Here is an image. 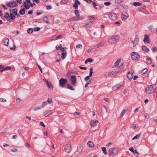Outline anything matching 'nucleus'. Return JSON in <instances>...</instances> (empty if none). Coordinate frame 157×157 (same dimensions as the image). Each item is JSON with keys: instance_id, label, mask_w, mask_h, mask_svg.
Listing matches in <instances>:
<instances>
[{"instance_id": "obj_13", "label": "nucleus", "mask_w": 157, "mask_h": 157, "mask_svg": "<svg viewBox=\"0 0 157 157\" xmlns=\"http://www.w3.org/2000/svg\"><path fill=\"white\" fill-rule=\"evenodd\" d=\"M98 121L97 120H92L90 122V124L92 127H94L96 126L97 124L98 123Z\"/></svg>"}, {"instance_id": "obj_57", "label": "nucleus", "mask_w": 157, "mask_h": 157, "mask_svg": "<svg viewBox=\"0 0 157 157\" xmlns=\"http://www.w3.org/2000/svg\"><path fill=\"white\" fill-rule=\"evenodd\" d=\"M129 150L131 151V152H132L133 153H134V149L132 147H130L129 148Z\"/></svg>"}, {"instance_id": "obj_3", "label": "nucleus", "mask_w": 157, "mask_h": 157, "mask_svg": "<svg viewBox=\"0 0 157 157\" xmlns=\"http://www.w3.org/2000/svg\"><path fill=\"white\" fill-rule=\"evenodd\" d=\"M118 148L117 147H112L110 148L108 150V153L109 155H114L118 152Z\"/></svg>"}, {"instance_id": "obj_31", "label": "nucleus", "mask_w": 157, "mask_h": 157, "mask_svg": "<svg viewBox=\"0 0 157 157\" xmlns=\"http://www.w3.org/2000/svg\"><path fill=\"white\" fill-rule=\"evenodd\" d=\"M132 5L135 6H140L141 5V4L140 2H133Z\"/></svg>"}, {"instance_id": "obj_27", "label": "nucleus", "mask_w": 157, "mask_h": 157, "mask_svg": "<svg viewBox=\"0 0 157 157\" xmlns=\"http://www.w3.org/2000/svg\"><path fill=\"white\" fill-rule=\"evenodd\" d=\"M142 50L146 52L149 51V49L145 46H142Z\"/></svg>"}, {"instance_id": "obj_39", "label": "nucleus", "mask_w": 157, "mask_h": 157, "mask_svg": "<svg viewBox=\"0 0 157 157\" xmlns=\"http://www.w3.org/2000/svg\"><path fill=\"white\" fill-rule=\"evenodd\" d=\"M91 82V80H90L87 81L86 82L85 86V88H86L88 86V85L89 84H90Z\"/></svg>"}, {"instance_id": "obj_7", "label": "nucleus", "mask_w": 157, "mask_h": 157, "mask_svg": "<svg viewBox=\"0 0 157 157\" xmlns=\"http://www.w3.org/2000/svg\"><path fill=\"white\" fill-rule=\"evenodd\" d=\"M30 4V0H25L24 2V6L26 9L28 10L29 8Z\"/></svg>"}, {"instance_id": "obj_26", "label": "nucleus", "mask_w": 157, "mask_h": 157, "mask_svg": "<svg viewBox=\"0 0 157 157\" xmlns=\"http://www.w3.org/2000/svg\"><path fill=\"white\" fill-rule=\"evenodd\" d=\"M124 0H115V3L116 5H117L121 3Z\"/></svg>"}, {"instance_id": "obj_43", "label": "nucleus", "mask_w": 157, "mask_h": 157, "mask_svg": "<svg viewBox=\"0 0 157 157\" xmlns=\"http://www.w3.org/2000/svg\"><path fill=\"white\" fill-rule=\"evenodd\" d=\"M147 63L148 64H150L151 63V59L149 58L147 59Z\"/></svg>"}, {"instance_id": "obj_14", "label": "nucleus", "mask_w": 157, "mask_h": 157, "mask_svg": "<svg viewBox=\"0 0 157 157\" xmlns=\"http://www.w3.org/2000/svg\"><path fill=\"white\" fill-rule=\"evenodd\" d=\"M127 109H128V108L126 107H125V108H124V109H123V110L121 111V114H120V118L123 117V116L124 115V114L125 113V112L127 111Z\"/></svg>"}, {"instance_id": "obj_25", "label": "nucleus", "mask_w": 157, "mask_h": 157, "mask_svg": "<svg viewBox=\"0 0 157 157\" xmlns=\"http://www.w3.org/2000/svg\"><path fill=\"white\" fill-rule=\"evenodd\" d=\"M5 17L6 18L7 21H10V18L9 14L8 13H6L5 14Z\"/></svg>"}, {"instance_id": "obj_64", "label": "nucleus", "mask_w": 157, "mask_h": 157, "mask_svg": "<svg viewBox=\"0 0 157 157\" xmlns=\"http://www.w3.org/2000/svg\"><path fill=\"white\" fill-rule=\"evenodd\" d=\"M132 126L135 128H137L138 127V126L137 125H135V124H132Z\"/></svg>"}, {"instance_id": "obj_24", "label": "nucleus", "mask_w": 157, "mask_h": 157, "mask_svg": "<svg viewBox=\"0 0 157 157\" xmlns=\"http://www.w3.org/2000/svg\"><path fill=\"white\" fill-rule=\"evenodd\" d=\"M43 21H44L48 23H49V21H48V17L46 16H44L43 18Z\"/></svg>"}, {"instance_id": "obj_34", "label": "nucleus", "mask_w": 157, "mask_h": 157, "mask_svg": "<svg viewBox=\"0 0 157 157\" xmlns=\"http://www.w3.org/2000/svg\"><path fill=\"white\" fill-rule=\"evenodd\" d=\"M76 48L77 49H82V46L80 44H77L76 46Z\"/></svg>"}, {"instance_id": "obj_16", "label": "nucleus", "mask_w": 157, "mask_h": 157, "mask_svg": "<svg viewBox=\"0 0 157 157\" xmlns=\"http://www.w3.org/2000/svg\"><path fill=\"white\" fill-rule=\"evenodd\" d=\"M16 5V3L15 2H11L7 4V6L10 7H14Z\"/></svg>"}, {"instance_id": "obj_55", "label": "nucleus", "mask_w": 157, "mask_h": 157, "mask_svg": "<svg viewBox=\"0 0 157 157\" xmlns=\"http://www.w3.org/2000/svg\"><path fill=\"white\" fill-rule=\"evenodd\" d=\"M40 30V28L39 27H35L34 29V30L35 31H38Z\"/></svg>"}, {"instance_id": "obj_40", "label": "nucleus", "mask_w": 157, "mask_h": 157, "mask_svg": "<svg viewBox=\"0 0 157 157\" xmlns=\"http://www.w3.org/2000/svg\"><path fill=\"white\" fill-rule=\"evenodd\" d=\"M51 110H50L48 112H47L46 113H45L44 114V116L45 117H47L51 113Z\"/></svg>"}, {"instance_id": "obj_60", "label": "nucleus", "mask_w": 157, "mask_h": 157, "mask_svg": "<svg viewBox=\"0 0 157 157\" xmlns=\"http://www.w3.org/2000/svg\"><path fill=\"white\" fill-rule=\"evenodd\" d=\"M90 77L89 76H86L84 79L86 81H88Z\"/></svg>"}, {"instance_id": "obj_54", "label": "nucleus", "mask_w": 157, "mask_h": 157, "mask_svg": "<svg viewBox=\"0 0 157 157\" xmlns=\"http://www.w3.org/2000/svg\"><path fill=\"white\" fill-rule=\"evenodd\" d=\"M119 71H116L114 72H112V75H116L119 72Z\"/></svg>"}, {"instance_id": "obj_46", "label": "nucleus", "mask_w": 157, "mask_h": 157, "mask_svg": "<svg viewBox=\"0 0 157 157\" xmlns=\"http://www.w3.org/2000/svg\"><path fill=\"white\" fill-rule=\"evenodd\" d=\"M41 108H41V106H37V107H35L34 109L33 110L34 111H36Z\"/></svg>"}, {"instance_id": "obj_20", "label": "nucleus", "mask_w": 157, "mask_h": 157, "mask_svg": "<svg viewBox=\"0 0 157 157\" xmlns=\"http://www.w3.org/2000/svg\"><path fill=\"white\" fill-rule=\"evenodd\" d=\"M75 3L73 5V6L77 8L78 7V5L80 4V2L78 0H75Z\"/></svg>"}, {"instance_id": "obj_47", "label": "nucleus", "mask_w": 157, "mask_h": 157, "mask_svg": "<svg viewBox=\"0 0 157 157\" xmlns=\"http://www.w3.org/2000/svg\"><path fill=\"white\" fill-rule=\"evenodd\" d=\"M47 102L49 104H51L52 102V100L51 98H48Z\"/></svg>"}, {"instance_id": "obj_10", "label": "nucleus", "mask_w": 157, "mask_h": 157, "mask_svg": "<svg viewBox=\"0 0 157 157\" xmlns=\"http://www.w3.org/2000/svg\"><path fill=\"white\" fill-rule=\"evenodd\" d=\"M43 80L46 82L47 86L48 89H52V86L50 82H49L48 80L45 78Z\"/></svg>"}, {"instance_id": "obj_15", "label": "nucleus", "mask_w": 157, "mask_h": 157, "mask_svg": "<svg viewBox=\"0 0 157 157\" xmlns=\"http://www.w3.org/2000/svg\"><path fill=\"white\" fill-rule=\"evenodd\" d=\"M144 41L145 42H146L147 43H150L149 36L148 35L146 34L144 35Z\"/></svg>"}, {"instance_id": "obj_30", "label": "nucleus", "mask_w": 157, "mask_h": 157, "mask_svg": "<svg viewBox=\"0 0 157 157\" xmlns=\"http://www.w3.org/2000/svg\"><path fill=\"white\" fill-rule=\"evenodd\" d=\"M93 61L92 59L91 58H88L85 62V63L86 64L88 62L91 63Z\"/></svg>"}, {"instance_id": "obj_1", "label": "nucleus", "mask_w": 157, "mask_h": 157, "mask_svg": "<svg viewBox=\"0 0 157 157\" xmlns=\"http://www.w3.org/2000/svg\"><path fill=\"white\" fill-rule=\"evenodd\" d=\"M157 87V85L156 84L147 86L146 88V92L147 94H150L153 92Z\"/></svg>"}, {"instance_id": "obj_56", "label": "nucleus", "mask_w": 157, "mask_h": 157, "mask_svg": "<svg viewBox=\"0 0 157 157\" xmlns=\"http://www.w3.org/2000/svg\"><path fill=\"white\" fill-rule=\"evenodd\" d=\"M11 69V67H5L4 69H3V70H10Z\"/></svg>"}, {"instance_id": "obj_11", "label": "nucleus", "mask_w": 157, "mask_h": 157, "mask_svg": "<svg viewBox=\"0 0 157 157\" xmlns=\"http://www.w3.org/2000/svg\"><path fill=\"white\" fill-rule=\"evenodd\" d=\"M115 65L119 67H121L123 65L122 62L121 63V60L118 59L115 63Z\"/></svg>"}, {"instance_id": "obj_49", "label": "nucleus", "mask_w": 157, "mask_h": 157, "mask_svg": "<svg viewBox=\"0 0 157 157\" xmlns=\"http://www.w3.org/2000/svg\"><path fill=\"white\" fill-rule=\"evenodd\" d=\"M147 71V68H145L142 71V73L143 74H145Z\"/></svg>"}, {"instance_id": "obj_35", "label": "nucleus", "mask_w": 157, "mask_h": 157, "mask_svg": "<svg viewBox=\"0 0 157 157\" xmlns=\"http://www.w3.org/2000/svg\"><path fill=\"white\" fill-rule=\"evenodd\" d=\"M101 149L103 151V152L105 155H106L107 154V151L105 147H102Z\"/></svg>"}, {"instance_id": "obj_9", "label": "nucleus", "mask_w": 157, "mask_h": 157, "mask_svg": "<svg viewBox=\"0 0 157 157\" xmlns=\"http://www.w3.org/2000/svg\"><path fill=\"white\" fill-rule=\"evenodd\" d=\"M65 151L67 153H70L71 150V145L69 144H66L64 148Z\"/></svg>"}, {"instance_id": "obj_53", "label": "nucleus", "mask_w": 157, "mask_h": 157, "mask_svg": "<svg viewBox=\"0 0 157 157\" xmlns=\"http://www.w3.org/2000/svg\"><path fill=\"white\" fill-rule=\"evenodd\" d=\"M0 101L3 102H5L6 101V100L2 98H0Z\"/></svg>"}, {"instance_id": "obj_62", "label": "nucleus", "mask_w": 157, "mask_h": 157, "mask_svg": "<svg viewBox=\"0 0 157 157\" xmlns=\"http://www.w3.org/2000/svg\"><path fill=\"white\" fill-rule=\"evenodd\" d=\"M93 48H90L89 49H88L87 50V52L89 53L90 52L92 51V50H93Z\"/></svg>"}, {"instance_id": "obj_22", "label": "nucleus", "mask_w": 157, "mask_h": 157, "mask_svg": "<svg viewBox=\"0 0 157 157\" xmlns=\"http://www.w3.org/2000/svg\"><path fill=\"white\" fill-rule=\"evenodd\" d=\"M83 149V146H82L81 145H79L78 146L77 149V151L78 152H81L82 151Z\"/></svg>"}, {"instance_id": "obj_12", "label": "nucleus", "mask_w": 157, "mask_h": 157, "mask_svg": "<svg viewBox=\"0 0 157 157\" xmlns=\"http://www.w3.org/2000/svg\"><path fill=\"white\" fill-rule=\"evenodd\" d=\"M61 51L62 52V53L61 54V58L63 59L65 58L67 55V53L65 50H64V49L63 48L62 49V50H61Z\"/></svg>"}, {"instance_id": "obj_33", "label": "nucleus", "mask_w": 157, "mask_h": 157, "mask_svg": "<svg viewBox=\"0 0 157 157\" xmlns=\"http://www.w3.org/2000/svg\"><path fill=\"white\" fill-rule=\"evenodd\" d=\"M25 13V9L23 8L21 10L19 11L21 15H23Z\"/></svg>"}, {"instance_id": "obj_17", "label": "nucleus", "mask_w": 157, "mask_h": 157, "mask_svg": "<svg viewBox=\"0 0 157 157\" xmlns=\"http://www.w3.org/2000/svg\"><path fill=\"white\" fill-rule=\"evenodd\" d=\"M127 77L128 79L131 80L133 78V75L132 73L129 72L127 75Z\"/></svg>"}, {"instance_id": "obj_2", "label": "nucleus", "mask_w": 157, "mask_h": 157, "mask_svg": "<svg viewBox=\"0 0 157 157\" xmlns=\"http://www.w3.org/2000/svg\"><path fill=\"white\" fill-rule=\"evenodd\" d=\"M119 36L118 35H113L109 39L108 42L111 44H115L119 40Z\"/></svg>"}, {"instance_id": "obj_58", "label": "nucleus", "mask_w": 157, "mask_h": 157, "mask_svg": "<svg viewBox=\"0 0 157 157\" xmlns=\"http://www.w3.org/2000/svg\"><path fill=\"white\" fill-rule=\"evenodd\" d=\"M110 2H108L104 3V4L106 6H109L110 5Z\"/></svg>"}, {"instance_id": "obj_36", "label": "nucleus", "mask_w": 157, "mask_h": 157, "mask_svg": "<svg viewBox=\"0 0 157 157\" xmlns=\"http://www.w3.org/2000/svg\"><path fill=\"white\" fill-rule=\"evenodd\" d=\"M56 48L57 50H59L61 51V50H62V48L64 49V48H62V45L61 44L60 45L58 46H57L56 47Z\"/></svg>"}, {"instance_id": "obj_21", "label": "nucleus", "mask_w": 157, "mask_h": 157, "mask_svg": "<svg viewBox=\"0 0 157 157\" xmlns=\"http://www.w3.org/2000/svg\"><path fill=\"white\" fill-rule=\"evenodd\" d=\"M9 40L8 39H6L3 40V43L5 46H8V45Z\"/></svg>"}, {"instance_id": "obj_45", "label": "nucleus", "mask_w": 157, "mask_h": 157, "mask_svg": "<svg viewBox=\"0 0 157 157\" xmlns=\"http://www.w3.org/2000/svg\"><path fill=\"white\" fill-rule=\"evenodd\" d=\"M92 22L90 21L88 23H86L85 25L86 27H89L91 25Z\"/></svg>"}, {"instance_id": "obj_38", "label": "nucleus", "mask_w": 157, "mask_h": 157, "mask_svg": "<svg viewBox=\"0 0 157 157\" xmlns=\"http://www.w3.org/2000/svg\"><path fill=\"white\" fill-rule=\"evenodd\" d=\"M10 19H12V20H13L15 17V14L12 13H10Z\"/></svg>"}, {"instance_id": "obj_6", "label": "nucleus", "mask_w": 157, "mask_h": 157, "mask_svg": "<svg viewBox=\"0 0 157 157\" xmlns=\"http://www.w3.org/2000/svg\"><path fill=\"white\" fill-rule=\"evenodd\" d=\"M131 56L132 59L133 60H138L140 58V56L137 53L134 52L131 53Z\"/></svg>"}, {"instance_id": "obj_4", "label": "nucleus", "mask_w": 157, "mask_h": 157, "mask_svg": "<svg viewBox=\"0 0 157 157\" xmlns=\"http://www.w3.org/2000/svg\"><path fill=\"white\" fill-rule=\"evenodd\" d=\"M59 81L60 86L62 87H64L67 83V80L66 79L62 78L59 80Z\"/></svg>"}, {"instance_id": "obj_59", "label": "nucleus", "mask_w": 157, "mask_h": 157, "mask_svg": "<svg viewBox=\"0 0 157 157\" xmlns=\"http://www.w3.org/2000/svg\"><path fill=\"white\" fill-rule=\"evenodd\" d=\"M75 14L76 15L78 16H79V13H78V10H75Z\"/></svg>"}, {"instance_id": "obj_19", "label": "nucleus", "mask_w": 157, "mask_h": 157, "mask_svg": "<svg viewBox=\"0 0 157 157\" xmlns=\"http://www.w3.org/2000/svg\"><path fill=\"white\" fill-rule=\"evenodd\" d=\"M121 87V85L119 84H117L115 86H113L112 89L114 91L117 90L118 89L120 88Z\"/></svg>"}, {"instance_id": "obj_51", "label": "nucleus", "mask_w": 157, "mask_h": 157, "mask_svg": "<svg viewBox=\"0 0 157 157\" xmlns=\"http://www.w3.org/2000/svg\"><path fill=\"white\" fill-rule=\"evenodd\" d=\"M51 40H57L56 39V36H52L51 38Z\"/></svg>"}, {"instance_id": "obj_18", "label": "nucleus", "mask_w": 157, "mask_h": 157, "mask_svg": "<svg viewBox=\"0 0 157 157\" xmlns=\"http://www.w3.org/2000/svg\"><path fill=\"white\" fill-rule=\"evenodd\" d=\"M17 10L16 9H14L12 10H10V13H12L14 14L15 15H17V16H19V15L17 14Z\"/></svg>"}, {"instance_id": "obj_32", "label": "nucleus", "mask_w": 157, "mask_h": 157, "mask_svg": "<svg viewBox=\"0 0 157 157\" xmlns=\"http://www.w3.org/2000/svg\"><path fill=\"white\" fill-rule=\"evenodd\" d=\"M67 88L69 89H70L71 90H74V89L73 88L72 86L71 85L69 84H67Z\"/></svg>"}, {"instance_id": "obj_61", "label": "nucleus", "mask_w": 157, "mask_h": 157, "mask_svg": "<svg viewBox=\"0 0 157 157\" xmlns=\"http://www.w3.org/2000/svg\"><path fill=\"white\" fill-rule=\"evenodd\" d=\"M46 9L48 10H50L52 9V7L49 5H47L46 6Z\"/></svg>"}, {"instance_id": "obj_23", "label": "nucleus", "mask_w": 157, "mask_h": 157, "mask_svg": "<svg viewBox=\"0 0 157 157\" xmlns=\"http://www.w3.org/2000/svg\"><path fill=\"white\" fill-rule=\"evenodd\" d=\"M138 41V39L137 38H136L135 39L134 41L132 42V43H133V47L136 46L137 44Z\"/></svg>"}, {"instance_id": "obj_44", "label": "nucleus", "mask_w": 157, "mask_h": 157, "mask_svg": "<svg viewBox=\"0 0 157 157\" xmlns=\"http://www.w3.org/2000/svg\"><path fill=\"white\" fill-rule=\"evenodd\" d=\"M33 30L32 28H29L27 30V32L29 33H32L33 32Z\"/></svg>"}, {"instance_id": "obj_50", "label": "nucleus", "mask_w": 157, "mask_h": 157, "mask_svg": "<svg viewBox=\"0 0 157 157\" xmlns=\"http://www.w3.org/2000/svg\"><path fill=\"white\" fill-rule=\"evenodd\" d=\"M88 19L89 20H94L95 19V18L92 16H89L88 17Z\"/></svg>"}, {"instance_id": "obj_8", "label": "nucleus", "mask_w": 157, "mask_h": 157, "mask_svg": "<svg viewBox=\"0 0 157 157\" xmlns=\"http://www.w3.org/2000/svg\"><path fill=\"white\" fill-rule=\"evenodd\" d=\"M70 80L72 84L75 85L77 83L76 78L75 75H72L71 76Z\"/></svg>"}, {"instance_id": "obj_5", "label": "nucleus", "mask_w": 157, "mask_h": 157, "mask_svg": "<svg viewBox=\"0 0 157 157\" xmlns=\"http://www.w3.org/2000/svg\"><path fill=\"white\" fill-rule=\"evenodd\" d=\"M109 17L110 19L113 21L117 20V16L114 13H110L109 14Z\"/></svg>"}, {"instance_id": "obj_42", "label": "nucleus", "mask_w": 157, "mask_h": 157, "mask_svg": "<svg viewBox=\"0 0 157 157\" xmlns=\"http://www.w3.org/2000/svg\"><path fill=\"white\" fill-rule=\"evenodd\" d=\"M48 103L47 101H45L43 103L42 105H41V108H44L45 106H46L47 105Z\"/></svg>"}, {"instance_id": "obj_48", "label": "nucleus", "mask_w": 157, "mask_h": 157, "mask_svg": "<svg viewBox=\"0 0 157 157\" xmlns=\"http://www.w3.org/2000/svg\"><path fill=\"white\" fill-rule=\"evenodd\" d=\"M104 45V44L103 43H100L99 44H98L97 45L96 48H98L99 47H101L103 46Z\"/></svg>"}, {"instance_id": "obj_29", "label": "nucleus", "mask_w": 157, "mask_h": 157, "mask_svg": "<svg viewBox=\"0 0 157 157\" xmlns=\"http://www.w3.org/2000/svg\"><path fill=\"white\" fill-rule=\"evenodd\" d=\"M121 17L123 21H125L128 18V17L124 14H122Z\"/></svg>"}, {"instance_id": "obj_63", "label": "nucleus", "mask_w": 157, "mask_h": 157, "mask_svg": "<svg viewBox=\"0 0 157 157\" xmlns=\"http://www.w3.org/2000/svg\"><path fill=\"white\" fill-rule=\"evenodd\" d=\"M33 2H35L36 4H38L40 3L39 0H32Z\"/></svg>"}, {"instance_id": "obj_52", "label": "nucleus", "mask_w": 157, "mask_h": 157, "mask_svg": "<svg viewBox=\"0 0 157 157\" xmlns=\"http://www.w3.org/2000/svg\"><path fill=\"white\" fill-rule=\"evenodd\" d=\"M79 19V18L78 17H77V18H76L74 17L71 18H70L71 20H72L73 21H75V20H78Z\"/></svg>"}, {"instance_id": "obj_41", "label": "nucleus", "mask_w": 157, "mask_h": 157, "mask_svg": "<svg viewBox=\"0 0 157 157\" xmlns=\"http://www.w3.org/2000/svg\"><path fill=\"white\" fill-rule=\"evenodd\" d=\"M93 68L92 67H91L90 68V71L89 74V76L91 77L93 73Z\"/></svg>"}, {"instance_id": "obj_28", "label": "nucleus", "mask_w": 157, "mask_h": 157, "mask_svg": "<svg viewBox=\"0 0 157 157\" xmlns=\"http://www.w3.org/2000/svg\"><path fill=\"white\" fill-rule=\"evenodd\" d=\"M88 145L90 147H94V143L91 141H89L87 143Z\"/></svg>"}, {"instance_id": "obj_37", "label": "nucleus", "mask_w": 157, "mask_h": 157, "mask_svg": "<svg viewBox=\"0 0 157 157\" xmlns=\"http://www.w3.org/2000/svg\"><path fill=\"white\" fill-rule=\"evenodd\" d=\"M141 135V133L139 134H138L136 135V136H135L132 139V140H134L135 139H138L140 136Z\"/></svg>"}]
</instances>
